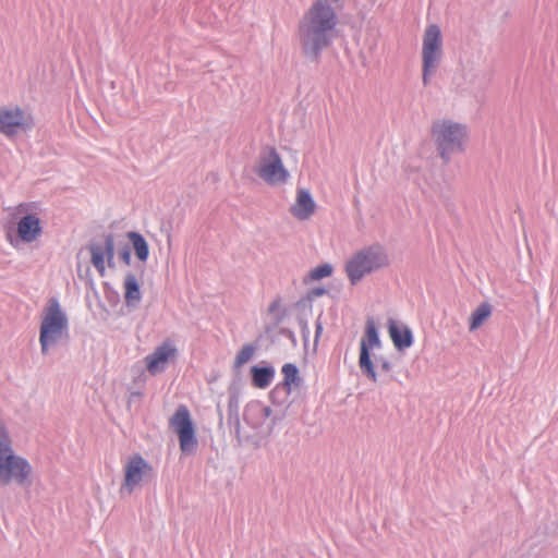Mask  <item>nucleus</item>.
Returning <instances> with one entry per match:
<instances>
[{"instance_id":"obj_20","label":"nucleus","mask_w":558,"mask_h":558,"mask_svg":"<svg viewBox=\"0 0 558 558\" xmlns=\"http://www.w3.org/2000/svg\"><path fill=\"white\" fill-rule=\"evenodd\" d=\"M240 396H241V387L236 381L230 384L228 388V418L230 422H234L235 433L240 434V418H239V408H240Z\"/></svg>"},{"instance_id":"obj_7","label":"nucleus","mask_w":558,"mask_h":558,"mask_svg":"<svg viewBox=\"0 0 558 558\" xmlns=\"http://www.w3.org/2000/svg\"><path fill=\"white\" fill-rule=\"evenodd\" d=\"M381 341L378 335L375 322L372 318L366 320L365 333L360 342V356L359 367L364 376H366L372 383H385L388 378H383L377 374L375 364L371 357L372 349H379Z\"/></svg>"},{"instance_id":"obj_27","label":"nucleus","mask_w":558,"mask_h":558,"mask_svg":"<svg viewBox=\"0 0 558 558\" xmlns=\"http://www.w3.org/2000/svg\"><path fill=\"white\" fill-rule=\"evenodd\" d=\"M120 258L126 264H131V250L128 244L123 245V247L119 251Z\"/></svg>"},{"instance_id":"obj_6","label":"nucleus","mask_w":558,"mask_h":558,"mask_svg":"<svg viewBox=\"0 0 558 558\" xmlns=\"http://www.w3.org/2000/svg\"><path fill=\"white\" fill-rule=\"evenodd\" d=\"M442 57V39L438 25L430 24L425 28L422 45V81L427 86L436 73Z\"/></svg>"},{"instance_id":"obj_1","label":"nucleus","mask_w":558,"mask_h":558,"mask_svg":"<svg viewBox=\"0 0 558 558\" xmlns=\"http://www.w3.org/2000/svg\"><path fill=\"white\" fill-rule=\"evenodd\" d=\"M338 17L335 9L325 0H315L299 23V38L303 54L318 62L322 52L333 39Z\"/></svg>"},{"instance_id":"obj_24","label":"nucleus","mask_w":558,"mask_h":558,"mask_svg":"<svg viewBox=\"0 0 558 558\" xmlns=\"http://www.w3.org/2000/svg\"><path fill=\"white\" fill-rule=\"evenodd\" d=\"M255 353V347L252 344H245L238 352L234 361V367L239 368L245 363H247Z\"/></svg>"},{"instance_id":"obj_3","label":"nucleus","mask_w":558,"mask_h":558,"mask_svg":"<svg viewBox=\"0 0 558 558\" xmlns=\"http://www.w3.org/2000/svg\"><path fill=\"white\" fill-rule=\"evenodd\" d=\"M389 265V257L380 244H372L356 252L345 264V272L355 286L364 276L377 271Z\"/></svg>"},{"instance_id":"obj_2","label":"nucleus","mask_w":558,"mask_h":558,"mask_svg":"<svg viewBox=\"0 0 558 558\" xmlns=\"http://www.w3.org/2000/svg\"><path fill=\"white\" fill-rule=\"evenodd\" d=\"M32 472L29 462L15 454L9 433L0 422V485L14 483L22 487L29 486Z\"/></svg>"},{"instance_id":"obj_18","label":"nucleus","mask_w":558,"mask_h":558,"mask_svg":"<svg viewBox=\"0 0 558 558\" xmlns=\"http://www.w3.org/2000/svg\"><path fill=\"white\" fill-rule=\"evenodd\" d=\"M388 330L393 345L399 351H403L413 344V333L408 326H399L395 320H389Z\"/></svg>"},{"instance_id":"obj_14","label":"nucleus","mask_w":558,"mask_h":558,"mask_svg":"<svg viewBox=\"0 0 558 558\" xmlns=\"http://www.w3.org/2000/svg\"><path fill=\"white\" fill-rule=\"evenodd\" d=\"M177 354L175 347L166 341L157 347L153 353L145 357L146 368L150 375H156L163 372L167 368L170 359H173Z\"/></svg>"},{"instance_id":"obj_31","label":"nucleus","mask_w":558,"mask_h":558,"mask_svg":"<svg viewBox=\"0 0 558 558\" xmlns=\"http://www.w3.org/2000/svg\"><path fill=\"white\" fill-rule=\"evenodd\" d=\"M326 292L324 288H316L312 290V294L315 296L323 295Z\"/></svg>"},{"instance_id":"obj_30","label":"nucleus","mask_w":558,"mask_h":558,"mask_svg":"<svg viewBox=\"0 0 558 558\" xmlns=\"http://www.w3.org/2000/svg\"><path fill=\"white\" fill-rule=\"evenodd\" d=\"M323 331V326L319 320L316 322V331H315V339L317 340Z\"/></svg>"},{"instance_id":"obj_9","label":"nucleus","mask_w":558,"mask_h":558,"mask_svg":"<svg viewBox=\"0 0 558 558\" xmlns=\"http://www.w3.org/2000/svg\"><path fill=\"white\" fill-rule=\"evenodd\" d=\"M293 401H290L280 415L271 416V409L260 401H251L246 404L243 418L247 425L259 434H269L278 420H281Z\"/></svg>"},{"instance_id":"obj_10","label":"nucleus","mask_w":558,"mask_h":558,"mask_svg":"<svg viewBox=\"0 0 558 558\" xmlns=\"http://www.w3.org/2000/svg\"><path fill=\"white\" fill-rule=\"evenodd\" d=\"M169 423L179 437L181 451L185 454L193 453L197 448V439L189 409L179 405Z\"/></svg>"},{"instance_id":"obj_13","label":"nucleus","mask_w":558,"mask_h":558,"mask_svg":"<svg viewBox=\"0 0 558 558\" xmlns=\"http://www.w3.org/2000/svg\"><path fill=\"white\" fill-rule=\"evenodd\" d=\"M150 470L151 466L142 456L132 457L124 466V483L121 490H128L131 494Z\"/></svg>"},{"instance_id":"obj_32","label":"nucleus","mask_w":558,"mask_h":558,"mask_svg":"<svg viewBox=\"0 0 558 558\" xmlns=\"http://www.w3.org/2000/svg\"><path fill=\"white\" fill-rule=\"evenodd\" d=\"M302 329H303V336L306 339L307 336H308V327H307L306 323L303 324V328Z\"/></svg>"},{"instance_id":"obj_15","label":"nucleus","mask_w":558,"mask_h":558,"mask_svg":"<svg viewBox=\"0 0 558 558\" xmlns=\"http://www.w3.org/2000/svg\"><path fill=\"white\" fill-rule=\"evenodd\" d=\"M19 239L24 243L36 241L43 233L39 218L35 214H26L16 223Z\"/></svg>"},{"instance_id":"obj_22","label":"nucleus","mask_w":558,"mask_h":558,"mask_svg":"<svg viewBox=\"0 0 558 558\" xmlns=\"http://www.w3.org/2000/svg\"><path fill=\"white\" fill-rule=\"evenodd\" d=\"M134 250L135 256L138 260L145 263L149 256V247L147 241L142 234L135 231H130L126 234Z\"/></svg>"},{"instance_id":"obj_26","label":"nucleus","mask_w":558,"mask_h":558,"mask_svg":"<svg viewBox=\"0 0 558 558\" xmlns=\"http://www.w3.org/2000/svg\"><path fill=\"white\" fill-rule=\"evenodd\" d=\"M332 274V266L330 264H322L315 268H313L308 277L312 280H320L323 278L329 277Z\"/></svg>"},{"instance_id":"obj_4","label":"nucleus","mask_w":558,"mask_h":558,"mask_svg":"<svg viewBox=\"0 0 558 558\" xmlns=\"http://www.w3.org/2000/svg\"><path fill=\"white\" fill-rule=\"evenodd\" d=\"M432 136L440 158L447 163L452 155L463 151L466 128L451 120H438L433 123Z\"/></svg>"},{"instance_id":"obj_17","label":"nucleus","mask_w":558,"mask_h":558,"mask_svg":"<svg viewBox=\"0 0 558 558\" xmlns=\"http://www.w3.org/2000/svg\"><path fill=\"white\" fill-rule=\"evenodd\" d=\"M24 111L20 108L0 109V132L11 136L24 125Z\"/></svg>"},{"instance_id":"obj_19","label":"nucleus","mask_w":558,"mask_h":558,"mask_svg":"<svg viewBox=\"0 0 558 558\" xmlns=\"http://www.w3.org/2000/svg\"><path fill=\"white\" fill-rule=\"evenodd\" d=\"M124 301L128 307L136 308L142 300L138 280L133 272H128L123 281Z\"/></svg>"},{"instance_id":"obj_12","label":"nucleus","mask_w":558,"mask_h":558,"mask_svg":"<svg viewBox=\"0 0 558 558\" xmlns=\"http://www.w3.org/2000/svg\"><path fill=\"white\" fill-rule=\"evenodd\" d=\"M88 251L92 256V264L101 277L106 274V262L108 267H114V236L109 233L104 238V243H90Z\"/></svg>"},{"instance_id":"obj_16","label":"nucleus","mask_w":558,"mask_h":558,"mask_svg":"<svg viewBox=\"0 0 558 558\" xmlns=\"http://www.w3.org/2000/svg\"><path fill=\"white\" fill-rule=\"evenodd\" d=\"M316 209V204L306 189H300L296 193L295 203L291 206L290 213L299 220H307Z\"/></svg>"},{"instance_id":"obj_11","label":"nucleus","mask_w":558,"mask_h":558,"mask_svg":"<svg viewBox=\"0 0 558 558\" xmlns=\"http://www.w3.org/2000/svg\"><path fill=\"white\" fill-rule=\"evenodd\" d=\"M281 372L283 374V380L276 385L270 392V399L272 403L277 405L288 404V398L292 390L300 388L303 383L302 378L299 376V368L294 364H284Z\"/></svg>"},{"instance_id":"obj_25","label":"nucleus","mask_w":558,"mask_h":558,"mask_svg":"<svg viewBox=\"0 0 558 558\" xmlns=\"http://www.w3.org/2000/svg\"><path fill=\"white\" fill-rule=\"evenodd\" d=\"M376 363L380 369V373H377V374L380 375V377H383V378H388V380L385 381L384 384L389 383L392 379V377L390 375H388L392 371L391 362L385 356H378V357H376ZM377 384H383V383L378 381Z\"/></svg>"},{"instance_id":"obj_29","label":"nucleus","mask_w":558,"mask_h":558,"mask_svg":"<svg viewBox=\"0 0 558 558\" xmlns=\"http://www.w3.org/2000/svg\"><path fill=\"white\" fill-rule=\"evenodd\" d=\"M27 210H28V205L20 204L19 206L13 208L12 215H13L14 218H16L17 216L27 213Z\"/></svg>"},{"instance_id":"obj_23","label":"nucleus","mask_w":558,"mask_h":558,"mask_svg":"<svg viewBox=\"0 0 558 558\" xmlns=\"http://www.w3.org/2000/svg\"><path fill=\"white\" fill-rule=\"evenodd\" d=\"M492 305L487 302L480 304L470 317V331L478 329L484 322L492 315Z\"/></svg>"},{"instance_id":"obj_5","label":"nucleus","mask_w":558,"mask_h":558,"mask_svg":"<svg viewBox=\"0 0 558 558\" xmlns=\"http://www.w3.org/2000/svg\"><path fill=\"white\" fill-rule=\"evenodd\" d=\"M68 327V317L61 310L58 300L50 299L40 324L39 343L43 354H48L49 349L62 339Z\"/></svg>"},{"instance_id":"obj_28","label":"nucleus","mask_w":558,"mask_h":558,"mask_svg":"<svg viewBox=\"0 0 558 558\" xmlns=\"http://www.w3.org/2000/svg\"><path fill=\"white\" fill-rule=\"evenodd\" d=\"M280 333L286 337L287 339H289L293 345L296 344V338H295V335L292 330L288 329V328H282L280 330Z\"/></svg>"},{"instance_id":"obj_33","label":"nucleus","mask_w":558,"mask_h":558,"mask_svg":"<svg viewBox=\"0 0 558 558\" xmlns=\"http://www.w3.org/2000/svg\"><path fill=\"white\" fill-rule=\"evenodd\" d=\"M277 305H278V301L272 302L271 305L269 306V311L270 312L275 311Z\"/></svg>"},{"instance_id":"obj_21","label":"nucleus","mask_w":558,"mask_h":558,"mask_svg":"<svg viewBox=\"0 0 558 558\" xmlns=\"http://www.w3.org/2000/svg\"><path fill=\"white\" fill-rule=\"evenodd\" d=\"M253 385L257 388L264 389L270 385L275 376V368L272 366H253L251 368Z\"/></svg>"},{"instance_id":"obj_8","label":"nucleus","mask_w":558,"mask_h":558,"mask_svg":"<svg viewBox=\"0 0 558 558\" xmlns=\"http://www.w3.org/2000/svg\"><path fill=\"white\" fill-rule=\"evenodd\" d=\"M255 171L262 180L271 185L286 183L290 177L281 157L271 146H266L260 151Z\"/></svg>"}]
</instances>
